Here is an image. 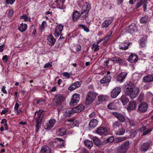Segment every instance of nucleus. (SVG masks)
<instances>
[{
	"instance_id": "33",
	"label": "nucleus",
	"mask_w": 153,
	"mask_h": 153,
	"mask_svg": "<svg viewBox=\"0 0 153 153\" xmlns=\"http://www.w3.org/2000/svg\"><path fill=\"white\" fill-rule=\"evenodd\" d=\"M55 99L57 101V102L60 103V102L64 100V97L62 95L58 94L56 95Z\"/></svg>"
},
{
	"instance_id": "12",
	"label": "nucleus",
	"mask_w": 153,
	"mask_h": 153,
	"mask_svg": "<svg viewBox=\"0 0 153 153\" xmlns=\"http://www.w3.org/2000/svg\"><path fill=\"white\" fill-rule=\"evenodd\" d=\"M151 141L144 143L142 144L140 147V150L142 152H145L147 151L149 148Z\"/></svg>"
},
{
	"instance_id": "27",
	"label": "nucleus",
	"mask_w": 153,
	"mask_h": 153,
	"mask_svg": "<svg viewBox=\"0 0 153 153\" xmlns=\"http://www.w3.org/2000/svg\"><path fill=\"white\" fill-rule=\"evenodd\" d=\"M129 43L127 42L122 43L119 45V49L122 50H126L128 48Z\"/></svg>"
},
{
	"instance_id": "45",
	"label": "nucleus",
	"mask_w": 153,
	"mask_h": 153,
	"mask_svg": "<svg viewBox=\"0 0 153 153\" xmlns=\"http://www.w3.org/2000/svg\"><path fill=\"white\" fill-rule=\"evenodd\" d=\"M98 100L100 102H102L105 100V98L104 96L100 95L98 97Z\"/></svg>"
},
{
	"instance_id": "37",
	"label": "nucleus",
	"mask_w": 153,
	"mask_h": 153,
	"mask_svg": "<svg viewBox=\"0 0 153 153\" xmlns=\"http://www.w3.org/2000/svg\"><path fill=\"white\" fill-rule=\"evenodd\" d=\"M57 141L56 142L57 144L61 147H63L65 145L64 141L62 139L60 138H57Z\"/></svg>"
},
{
	"instance_id": "17",
	"label": "nucleus",
	"mask_w": 153,
	"mask_h": 153,
	"mask_svg": "<svg viewBox=\"0 0 153 153\" xmlns=\"http://www.w3.org/2000/svg\"><path fill=\"white\" fill-rule=\"evenodd\" d=\"M92 140L94 144L98 147H100L104 145V141L103 143L102 142L101 140L96 137H93Z\"/></svg>"
},
{
	"instance_id": "52",
	"label": "nucleus",
	"mask_w": 153,
	"mask_h": 153,
	"mask_svg": "<svg viewBox=\"0 0 153 153\" xmlns=\"http://www.w3.org/2000/svg\"><path fill=\"white\" fill-rule=\"evenodd\" d=\"M146 126H143L140 127L139 128L138 131L140 132H143L146 129Z\"/></svg>"
},
{
	"instance_id": "64",
	"label": "nucleus",
	"mask_w": 153,
	"mask_h": 153,
	"mask_svg": "<svg viewBox=\"0 0 153 153\" xmlns=\"http://www.w3.org/2000/svg\"><path fill=\"white\" fill-rule=\"evenodd\" d=\"M62 75L65 77H67L69 78L70 76V75L67 72H64L62 74Z\"/></svg>"
},
{
	"instance_id": "39",
	"label": "nucleus",
	"mask_w": 153,
	"mask_h": 153,
	"mask_svg": "<svg viewBox=\"0 0 153 153\" xmlns=\"http://www.w3.org/2000/svg\"><path fill=\"white\" fill-rule=\"evenodd\" d=\"M36 124L35 125V131L36 132H37L38 131L39 128L41 127L42 124L41 121H36Z\"/></svg>"
},
{
	"instance_id": "34",
	"label": "nucleus",
	"mask_w": 153,
	"mask_h": 153,
	"mask_svg": "<svg viewBox=\"0 0 153 153\" xmlns=\"http://www.w3.org/2000/svg\"><path fill=\"white\" fill-rule=\"evenodd\" d=\"M84 144L85 146L89 149H91L93 146L92 142L88 140H85Z\"/></svg>"
},
{
	"instance_id": "62",
	"label": "nucleus",
	"mask_w": 153,
	"mask_h": 153,
	"mask_svg": "<svg viewBox=\"0 0 153 153\" xmlns=\"http://www.w3.org/2000/svg\"><path fill=\"white\" fill-rule=\"evenodd\" d=\"M8 57L7 55H5L2 58L3 60H5V62H7L8 61Z\"/></svg>"
},
{
	"instance_id": "35",
	"label": "nucleus",
	"mask_w": 153,
	"mask_h": 153,
	"mask_svg": "<svg viewBox=\"0 0 153 153\" xmlns=\"http://www.w3.org/2000/svg\"><path fill=\"white\" fill-rule=\"evenodd\" d=\"M129 32L131 33H134L137 31L136 27L134 24H132L129 26Z\"/></svg>"
},
{
	"instance_id": "56",
	"label": "nucleus",
	"mask_w": 153,
	"mask_h": 153,
	"mask_svg": "<svg viewBox=\"0 0 153 153\" xmlns=\"http://www.w3.org/2000/svg\"><path fill=\"white\" fill-rule=\"evenodd\" d=\"M119 57H117L116 56L112 58V59L111 60V61H112L115 62H118V60Z\"/></svg>"
},
{
	"instance_id": "46",
	"label": "nucleus",
	"mask_w": 153,
	"mask_h": 153,
	"mask_svg": "<svg viewBox=\"0 0 153 153\" xmlns=\"http://www.w3.org/2000/svg\"><path fill=\"white\" fill-rule=\"evenodd\" d=\"M112 31H110L108 34V35L106 36L104 38V40H105V42L108 41L110 37L111 36V34H112Z\"/></svg>"
},
{
	"instance_id": "41",
	"label": "nucleus",
	"mask_w": 153,
	"mask_h": 153,
	"mask_svg": "<svg viewBox=\"0 0 153 153\" xmlns=\"http://www.w3.org/2000/svg\"><path fill=\"white\" fill-rule=\"evenodd\" d=\"M149 19L148 16H146L142 17L140 19V22L142 23H144L147 22Z\"/></svg>"
},
{
	"instance_id": "48",
	"label": "nucleus",
	"mask_w": 153,
	"mask_h": 153,
	"mask_svg": "<svg viewBox=\"0 0 153 153\" xmlns=\"http://www.w3.org/2000/svg\"><path fill=\"white\" fill-rule=\"evenodd\" d=\"M152 131V128H149L146 130L144 131L142 134V136H145L148 134L150 132Z\"/></svg>"
},
{
	"instance_id": "5",
	"label": "nucleus",
	"mask_w": 153,
	"mask_h": 153,
	"mask_svg": "<svg viewBox=\"0 0 153 153\" xmlns=\"http://www.w3.org/2000/svg\"><path fill=\"white\" fill-rule=\"evenodd\" d=\"M43 112V111L41 109L35 112L34 117L36 121H42V117L44 115Z\"/></svg>"
},
{
	"instance_id": "63",
	"label": "nucleus",
	"mask_w": 153,
	"mask_h": 153,
	"mask_svg": "<svg viewBox=\"0 0 153 153\" xmlns=\"http://www.w3.org/2000/svg\"><path fill=\"white\" fill-rule=\"evenodd\" d=\"M19 107V105L18 103H16L14 107V109L15 110L18 111Z\"/></svg>"
},
{
	"instance_id": "14",
	"label": "nucleus",
	"mask_w": 153,
	"mask_h": 153,
	"mask_svg": "<svg viewBox=\"0 0 153 153\" xmlns=\"http://www.w3.org/2000/svg\"><path fill=\"white\" fill-rule=\"evenodd\" d=\"M128 61L131 63L136 62L138 60L137 56L134 53H131L128 59Z\"/></svg>"
},
{
	"instance_id": "59",
	"label": "nucleus",
	"mask_w": 153,
	"mask_h": 153,
	"mask_svg": "<svg viewBox=\"0 0 153 153\" xmlns=\"http://www.w3.org/2000/svg\"><path fill=\"white\" fill-rule=\"evenodd\" d=\"M46 25V22L45 21H44L42 22V23L41 25V29L43 28Z\"/></svg>"
},
{
	"instance_id": "30",
	"label": "nucleus",
	"mask_w": 153,
	"mask_h": 153,
	"mask_svg": "<svg viewBox=\"0 0 153 153\" xmlns=\"http://www.w3.org/2000/svg\"><path fill=\"white\" fill-rule=\"evenodd\" d=\"M79 15L80 13L79 12L77 11L74 12L72 16V19L74 21H76L78 19H79Z\"/></svg>"
},
{
	"instance_id": "53",
	"label": "nucleus",
	"mask_w": 153,
	"mask_h": 153,
	"mask_svg": "<svg viewBox=\"0 0 153 153\" xmlns=\"http://www.w3.org/2000/svg\"><path fill=\"white\" fill-rule=\"evenodd\" d=\"M126 137H119L117 138V139L118 142H121L125 140H126Z\"/></svg>"
},
{
	"instance_id": "8",
	"label": "nucleus",
	"mask_w": 153,
	"mask_h": 153,
	"mask_svg": "<svg viewBox=\"0 0 153 153\" xmlns=\"http://www.w3.org/2000/svg\"><path fill=\"white\" fill-rule=\"evenodd\" d=\"M80 95L77 94H74L72 96L71 101L70 102L71 105H76L79 101Z\"/></svg>"
},
{
	"instance_id": "25",
	"label": "nucleus",
	"mask_w": 153,
	"mask_h": 153,
	"mask_svg": "<svg viewBox=\"0 0 153 153\" xmlns=\"http://www.w3.org/2000/svg\"><path fill=\"white\" fill-rule=\"evenodd\" d=\"M98 123V120L95 119L91 120L89 122V127L91 128H94L97 125Z\"/></svg>"
},
{
	"instance_id": "44",
	"label": "nucleus",
	"mask_w": 153,
	"mask_h": 153,
	"mask_svg": "<svg viewBox=\"0 0 153 153\" xmlns=\"http://www.w3.org/2000/svg\"><path fill=\"white\" fill-rule=\"evenodd\" d=\"M126 61L124 59H122L120 57H119L118 60V62L120 64L126 65Z\"/></svg>"
},
{
	"instance_id": "43",
	"label": "nucleus",
	"mask_w": 153,
	"mask_h": 153,
	"mask_svg": "<svg viewBox=\"0 0 153 153\" xmlns=\"http://www.w3.org/2000/svg\"><path fill=\"white\" fill-rule=\"evenodd\" d=\"M99 46L97 44H94L92 46L91 48L94 52H97L99 50Z\"/></svg>"
},
{
	"instance_id": "29",
	"label": "nucleus",
	"mask_w": 153,
	"mask_h": 153,
	"mask_svg": "<svg viewBox=\"0 0 153 153\" xmlns=\"http://www.w3.org/2000/svg\"><path fill=\"white\" fill-rule=\"evenodd\" d=\"M120 100L124 105H126L129 101L128 98L124 95H123L121 97Z\"/></svg>"
},
{
	"instance_id": "55",
	"label": "nucleus",
	"mask_w": 153,
	"mask_h": 153,
	"mask_svg": "<svg viewBox=\"0 0 153 153\" xmlns=\"http://www.w3.org/2000/svg\"><path fill=\"white\" fill-rule=\"evenodd\" d=\"M16 0H5L6 3L7 4H13L15 1Z\"/></svg>"
},
{
	"instance_id": "32",
	"label": "nucleus",
	"mask_w": 153,
	"mask_h": 153,
	"mask_svg": "<svg viewBox=\"0 0 153 153\" xmlns=\"http://www.w3.org/2000/svg\"><path fill=\"white\" fill-rule=\"evenodd\" d=\"M57 134L60 136H63L66 133V130L65 128H61L57 131Z\"/></svg>"
},
{
	"instance_id": "9",
	"label": "nucleus",
	"mask_w": 153,
	"mask_h": 153,
	"mask_svg": "<svg viewBox=\"0 0 153 153\" xmlns=\"http://www.w3.org/2000/svg\"><path fill=\"white\" fill-rule=\"evenodd\" d=\"M148 105L145 102L142 103L138 107V111L140 113H143L146 111L147 109Z\"/></svg>"
},
{
	"instance_id": "11",
	"label": "nucleus",
	"mask_w": 153,
	"mask_h": 153,
	"mask_svg": "<svg viewBox=\"0 0 153 153\" xmlns=\"http://www.w3.org/2000/svg\"><path fill=\"white\" fill-rule=\"evenodd\" d=\"M63 26L61 25H57L55 30L54 36H58L60 35L62 36L61 32L63 29Z\"/></svg>"
},
{
	"instance_id": "13",
	"label": "nucleus",
	"mask_w": 153,
	"mask_h": 153,
	"mask_svg": "<svg viewBox=\"0 0 153 153\" xmlns=\"http://www.w3.org/2000/svg\"><path fill=\"white\" fill-rule=\"evenodd\" d=\"M113 114L121 122L123 123L126 121V117L122 114L118 113L113 112Z\"/></svg>"
},
{
	"instance_id": "24",
	"label": "nucleus",
	"mask_w": 153,
	"mask_h": 153,
	"mask_svg": "<svg viewBox=\"0 0 153 153\" xmlns=\"http://www.w3.org/2000/svg\"><path fill=\"white\" fill-rule=\"evenodd\" d=\"M74 113L73 108H69L66 109L64 112V115L66 117H70L71 114Z\"/></svg>"
},
{
	"instance_id": "49",
	"label": "nucleus",
	"mask_w": 153,
	"mask_h": 153,
	"mask_svg": "<svg viewBox=\"0 0 153 153\" xmlns=\"http://www.w3.org/2000/svg\"><path fill=\"white\" fill-rule=\"evenodd\" d=\"M140 45L142 47L145 46V41L143 38H142L140 40Z\"/></svg>"
},
{
	"instance_id": "10",
	"label": "nucleus",
	"mask_w": 153,
	"mask_h": 153,
	"mask_svg": "<svg viewBox=\"0 0 153 153\" xmlns=\"http://www.w3.org/2000/svg\"><path fill=\"white\" fill-rule=\"evenodd\" d=\"M121 89L120 87L114 88L111 92V96L113 98H116L121 92Z\"/></svg>"
},
{
	"instance_id": "54",
	"label": "nucleus",
	"mask_w": 153,
	"mask_h": 153,
	"mask_svg": "<svg viewBox=\"0 0 153 153\" xmlns=\"http://www.w3.org/2000/svg\"><path fill=\"white\" fill-rule=\"evenodd\" d=\"M57 101L55 99L51 103V105L53 107H54L55 105L57 104H59Z\"/></svg>"
},
{
	"instance_id": "4",
	"label": "nucleus",
	"mask_w": 153,
	"mask_h": 153,
	"mask_svg": "<svg viewBox=\"0 0 153 153\" xmlns=\"http://www.w3.org/2000/svg\"><path fill=\"white\" fill-rule=\"evenodd\" d=\"M97 96V94L96 92L89 91L86 97V101L88 102V103L90 104L95 99Z\"/></svg>"
},
{
	"instance_id": "61",
	"label": "nucleus",
	"mask_w": 153,
	"mask_h": 153,
	"mask_svg": "<svg viewBox=\"0 0 153 153\" xmlns=\"http://www.w3.org/2000/svg\"><path fill=\"white\" fill-rule=\"evenodd\" d=\"M129 122L130 125L132 126H134L135 125V123L134 122L133 120H129Z\"/></svg>"
},
{
	"instance_id": "38",
	"label": "nucleus",
	"mask_w": 153,
	"mask_h": 153,
	"mask_svg": "<svg viewBox=\"0 0 153 153\" xmlns=\"http://www.w3.org/2000/svg\"><path fill=\"white\" fill-rule=\"evenodd\" d=\"M51 1V3H52L51 5L53 6L55 5L56 7H58L59 6L60 3H59V0H50Z\"/></svg>"
},
{
	"instance_id": "16",
	"label": "nucleus",
	"mask_w": 153,
	"mask_h": 153,
	"mask_svg": "<svg viewBox=\"0 0 153 153\" xmlns=\"http://www.w3.org/2000/svg\"><path fill=\"white\" fill-rule=\"evenodd\" d=\"M153 81V74H149L143 77V81L145 83H147Z\"/></svg>"
},
{
	"instance_id": "22",
	"label": "nucleus",
	"mask_w": 153,
	"mask_h": 153,
	"mask_svg": "<svg viewBox=\"0 0 153 153\" xmlns=\"http://www.w3.org/2000/svg\"><path fill=\"white\" fill-rule=\"evenodd\" d=\"M47 40L48 44L50 45H53L55 44L56 41L53 36L51 35L48 37Z\"/></svg>"
},
{
	"instance_id": "42",
	"label": "nucleus",
	"mask_w": 153,
	"mask_h": 153,
	"mask_svg": "<svg viewBox=\"0 0 153 153\" xmlns=\"http://www.w3.org/2000/svg\"><path fill=\"white\" fill-rule=\"evenodd\" d=\"M114 140V138L113 137H110L106 139V141H104V145L107 143H111L113 142Z\"/></svg>"
},
{
	"instance_id": "31",
	"label": "nucleus",
	"mask_w": 153,
	"mask_h": 153,
	"mask_svg": "<svg viewBox=\"0 0 153 153\" xmlns=\"http://www.w3.org/2000/svg\"><path fill=\"white\" fill-rule=\"evenodd\" d=\"M27 25L25 24L22 23L18 27V29L22 32H24L27 28Z\"/></svg>"
},
{
	"instance_id": "28",
	"label": "nucleus",
	"mask_w": 153,
	"mask_h": 153,
	"mask_svg": "<svg viewBox=\"0 0 153 153\" xmlns=\"http://www.w3.org/2000/svg\"><path fill=\"white\" fill-rule=\"evenodd\" d=\"M56 121L53 118L50 119L47 124V128H52L56 123Z\"/></svg>"
},
{
	"instance_id": "18",
	"label": "nucleus",
	"mask_w": 153,
	"mask_h": 153,
	"mask_svg": "<svg viewBox=\"0 0 153 153\" xmlns=\"http://www.w3.org/2000/svg\"><path fill=\"white\" fill-rule=\"evenodd\" d=\"M111 78V76H105L103 77L100 80V82L102 84H108V83L110 82Z\"/></svg>"
},
{
	"instance_id": "23",
	"label": "nucleus",
	"mask_w": 153,
	"mask_h": 153,
	"mask_svg": "<svg viewBox=\"0 0 153 153\" xmlns=\"http://www.w3.org/2000/svg\"><path fill=\"white\" fill-rule=\"evenodd\" d=\"M136 103L134 101H131L129 102V104L127 107V109L128 111L134 110L136 107Z\"/></svg>"
},
{
	"instance_id": "50",
	"label": "nucleus",
	"mask_w": 153,
	"mask_h": 153,
	"mask_svg": "<svg viewBox=\"0 0 153 153\" xmlns=\"http://www.w3.org/2000/svg\"><path fill=\"white\" fill-rule=\"evenodd\" d=\"M108 108L111 110L114 109V103L111 102L109 104L107 105Z\"/></svg>"
},
{
	"instance_id": "19",
	"label": "nucleus",
	"mask_w": 153,
	"mask_h": 153,
	"mask_svg": "<svg viewBox=\"0 0 153 153\" xmlns=\"http://www.w3.org/2000/svg\"><path fill=\"white\" fill-rule=\"evenodd\" d=\"M39 153H51V150L49 146H44L41 148Z\"/></svg>"
},
{
	"instance_id": "60",
	"label": "nucleus",
	"mask_w": 153,
	"mask_h": 153,
	"mask_svg": "<svg viewBox=\"0 0 153 153\" xmlns=\"http://www.w3.org/2000/svg\"><path fill=\"white\" fill-rule=\"evenodd\" d=\"M52 63L51 64H50L49 63H46L45 66H44V68H47L50 67L52 66Z\"/></svg>"
},
{
	"instance_id": "47",
	"label": "nucleus",
	"mask_w": 153,
	"mask_h": 153,
	"mask_svg": "<svg viewBox=\"0 0 153 153\" xmlns=\"http://www.w3.org/2000/svg\"><path fill=\"white\" fill-rule=\"evenodd\" d=\"M79 26L82 29H84V30L86 32H88L89 31V30L88 27L82 24L79 25Z\"/></svg>"
},
{
	"instance_id": "51",
	"label": "nucleus",
	"mask_w": 153,
	"mask_h": 153,
	"mask_svg": "<svg viewBox=\"0 0 153 153\" xmlns=\"http://www.w3.org/2000/svg\"><path fill=\"white\" fill-rule=\"evenodd\" d=\"M80 122L79 120H75L74 121L72 125L73 126H78L80 123Z\"/></svg>"
},
{
	"instance_id": "21",
	"label": "nucleus",
	"mask_w": 153,
	"mask_h": 153,
	"mask_svg": "<svg viewBox=\"0 0 153 153\" xmlns=\"http://www.w3.org/2000/svg\"><path fill=\"white\" fill-rule=\"evenodd\" d=\"M127 75V74L126 73H121L120 75L117 76V80L120 82H122L124 80Z\"/></svg>"
},
{
	"instance_id": "26",
	"label": "nucleus",
	"mask_w": 153,
	"mask_h": 153,
	"mask_svg": "<svg viewBox=\"0 0 153 153\" xmlns=\"http://www.w3.org/2000/svg\"><path fill=\"white\" fill-rule=\"evenodd\" d=\"M112 20L109 19L106 20L103 22L101 25L102 28H106L111 23Z\"/></svg>"
},
{
	"instance_id": "3",
	"label": "nucleus",
	"mask_w": 153,
	"mask_h": 153,
	"mask_svg": "<svg viewBox=\"0 0 153 153\" xmlns=\"http://www.w3.org/2000/svg\"><path fill=\"white\" fill-rule=\"evenodd\" d=\"M129 147V141L123 143L117 148V153H126Z\"/></svg>"
},
{
	"instance_id": "1",
	"label": "nucleus",
	"mask_w": 153,
	"mask_h": 153,
	"mask_svg": "<svg viewBox=\"0 0 153 153\" xmlns=\"http://www.w3.org/2000/svg\"><path fill=\"white\" fill-rule=\"evenodd\" d=\"M124 92L126 96H128L131 99L136 98L139 93V89L135 87L132 82L128 81L124 85Z\"/></svg>"
},
{
	"instance_id": "6",
	"label": "nucleus",
	"mask_w": 153,
	"mask_h": 153,
	"mask_svg": "<svg viewBox=\"0 0 153 153\" xmlns=\"http://www.w3.org/2000/svg\"><path fill=\"white\" fill-rule=\"evenodd\" d=\"M96 133L101 136H105L108 133L107 128L105 127H100L97 128Z\"/></svg>"
},
{
	"instance_id": "7",
	"label": "nucleus",
	"mask_w": 153,
	"mask_h": 153,
	"mask_svg": "<svg viewBox=\"0 0 153 153\" xmlns=\"http://www.w3.org/2000/svg\"><path fill=\"white\" fill-rule=\"evenodd\" d=\"M148 0H140V1L137 2L135 7V9H137L140 7L141 5H143V7L144 11H146V10L147 4Z\"/></svg>"
},
{
	"instance_id": "36",
	"label": "nucleus",
	"mask_w": 153,
	"mask_h": 153,
	"mask_svg": "<svg viewBox=\"0 0 153 153\" xmlns=\"http://www.w3.org/2000/svg\"><path fill=\"white\" fill-rule=\"evenodd\" d=\"M120 126H122L121 123L118 121H116L114 122L112 125V127L114 129H117V128L120 127Z\"/></svg>"
},
{
	"instance_id": "15",
	"label": "nucleus",
	"mask_w": 153,
	"mask_h": 153,
	"mask_svg": "<svg viewBox=\"0 0 153 153\" xmlns=\"http://www.w3.org/2000/svg\"><path fill=\"white\" fill-rule=\"evenodd\" d=\"M80 85L81 84L79 81L76 82L70 85L68 87V89L71 91H73L76 88H79Z\"/></svg>"
},
{
	"instance_id": "20",
	"label": "nucleus",
	"mask_w": 153,
	"mask_h": 153,
	"mask_svg": "<svg viewBox=\"0 0 153 153\" xmlns=\"http://www.w3.org/2000/svg\"><path fill=\"white\" fill-rule=\"evenodd\" d=\"M84 106L82 105H79L72 108L74 113H79L82 111L84 109Z\"/></svg>"
},
{
	"instance_id": "40",
	"label": "nucleus",
	"mask_w": 153,
	"mask_h": 153,
	"mask_svg": "<svg viewBox=\"0 0 153 153\" xmlns=\"http://www.w3.org/2000/svg\"><path fill=\"white\" fill-rule=\"evenodd\" d=\"M125 132V130L122 127L119 130L116 131V134L118 135H123Z\"/></svg>"
},
{
	"instance_id": "58",
	"label": "nucleus",
	"mask_w": 153,
	"mask_h": 153,
	"mask_svg": "<svg viewBox=\"0 0 153 153\" xmlns=\"http://www.w3.org/2000/svg\"><path fill=\"white\" fill-rule=\"evenodd\" d=\"M13 14V10H9L8 12V16L9 17H11Z\"/></svg>"
},
{
	"instance_id": "2",
	"label": "nucleus",
	"mask_w": 153,
	"mask_h": 153,
	"mask_svg": "<svg viewBox=\"0 0 153 153\" xmlns=\"http://www.w3.org/2000/svg\"><path fill=\"white\" fill-rule=\"evenodd\" d=\"M91 6L88 4V2H85L84 4V6L82 7L81 10V14L79 15V19L81 20L85 19L88 16L90 9H91Z\"/></svg>"
},
{
	"instance_id": "57",
	"label": "nucleus",
	"mask_w": 153,
	"mask_h": 153,
	"mask_svg": "<svg viewBox=\"0 0 153 153\" xmlns=\"http://www.w3.org/2000/svg\"><path fill=\"white\" fill-rule=\"evenodd\" d=\"M21 19H23L25 21H27L28 20V18L27 17L26 14H23L22 16L21 17Z\"/></svg>"
}]
</instances>
